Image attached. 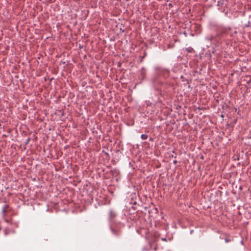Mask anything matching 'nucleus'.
<instances>
[{"instance_id": "1", "label": "nucleus", "mask_w": 251, "mask_h": 251, "mask_svg": "<svg viewBox=\"0 0 251 251\" xmlns=\"http://www.w3.org/2000/svg\"><path fill=\"white\" fill-rule=\"evenodd\" d=\"M231 28L230 27H225L223 26H218L216 29V35H210L206 37V39L209 41L213 42L215 44L219 45L221 44L225 35H227L228 33V31L230 30Z\"/></svg>"}, {"instance_id": "2", "label": "nucleus", "mask_w": 251, "mask_h": 251, "mask_svg": "<svg viewBox=\"0 0 251 251\" xmlns=\"http://www.w3.org/2000/svg\"><path fill=\"white\" fill-rule=\"evenodd\" d=\"M124 226V225L121 222H112L110 224V230L116 236H119L121 233V229Z\"/></svg>"}, {"instance_id": "3", "label": "nucleus", "mask_w": 251, "mask_h": 251, "mask_svg": "<svg viewBox=\"0 0 251 251\" xmlns=\"http://www.w3.org/2000/svg\"><path fill=\"white\" fill-rule=\"evenodd\" d=\"M151 81L154 88L156 90H159L160 89V86L163 84V83L157 77L152 78Z\"/></svg>"}, {"instance_id": "4", "label": "nucleus", "mask_w": 251, "mask_h": 251, "mask_svg": "<svg viewBox=\"0 0 251 251\" xmlns=\"http://www.w3.org/2000/svg\"><path fill=\"white\" fill-rule=\"evenodd\" d=\"M158 73L160 76H162L164 78L168 77L169 75V71L165 69H160Z\"/></svg>"}, {"instance_id": "5", "label": "nucleus", "mask_w": 251, "mask_h": 251, "mask_svg": "<svg viewBox=\"0 0 251 251\" xmlns=\"http://www.w3.org/2000/svg\"><path fill=\"white\" fill-rule=\"evenodd\" d=\"M139 78L141 80H144L146 78V70L145 68H142L139 71Z\"/></svg>"}, {"instance_id": "6", "label": "nucleus", "mask_w": 251, "mask_h": 251, "mask_svg": "<svg viewBox=\"0 0 251 251\" xmlns=\"http://www.w3.org/2000/svg\"><path fill=\"white\" fill-rule=\"evenodd\" d=\"M117 216V214L116 213V212L112 210H111L110 211H109V220L110 221L111 223L112 222H113V221L114 220V219L116 218Z\"/></svg>"}, {"instance_id": "7", "label": "nucleus", "mask_w": 251, "mask_h": 251, "mask_svg": "<svg viewBox=\"0 0 251 251\" xmlns=\"http://www.w3.org/2000/svg\"><path fill=\"white\" fill-rule=\"evenodd\" d=\"M185 50L189 53H192V52H194V49L191 47H189V48H186Z\"/></svg>"}, {"instance_id": "8", "label": "nucleus", "mask_w": 251, "mask_h": 251, "mask_svg": "<svg viewBox=\"0 0 251 251\" xmlns=\"http://www.w3.org/2000/svg\"><path fill=\"white\" fill-rule=\"evenodd\" d=\"M148 136L147 134H142L141 138L142 140H146L148 138Z\"/></svg>"}, {"instance_id": "9", "label": "nucleus", "mask_w": 251, "mask_h": 251, "mask_svg": "<svg viewBox=\"0 0 251 251\" xmlns=\"http://www.w3.org/2000/svg\"><path fill=\"white\" fill-rule=\"evenodd\" d=\"M30 138H28L27 139H26V141L25 142V145H27L29 142H30Z\"/></svg>"}, {"instance_id": "10", "label": "nucleus", "mask_w": 251, "mask_h": 251, "mask_svg": "<svg viewBox=\"0 0 251 251\" xmlns=\"http://www.w3.org/2000/svg\"><path fill=\"white\" fill-rule=\"evenodd\" d=\"M8 207V205L4 206L2 208V212L3 213H5L6 211V208Z\"/></svg>"}, {"instance_id": "11", "label": "nucleus", "mask_w": 251, "mask_h": 251, "mask_svg": "<svg viewBox=\"0 0 251 251\" xmlns=\"http://www.w3.org/2000/svg\"><path fill=\"white\" fill-rule=\"evenodd\" d=\"M161 240L162 241H167V239L166 238H161Z\"/></svg>"}, {"instance_id": "12", "label": "nucleus", "mask_w": 251, "mask_h": 251, "mask_svg": "<svg viewBox=\"0 0 251 251\" xmlns=\"http://www.w3.org/2000/svg\"><path fill=\"white\" fill-rule=\"evenodd\" d=\"M225 241H226V242L227 243V242H228L229 241V240L228 238H226L225 239Z\"/></svg>"}, {"instance_id": "13", "label": "nucleus", "mask_w": 251, "mask_h": 251, "mask_svg": "<svg viewBox=\"0 0 251 251\" xmlns=\"http://www.w3.org/2000/svg\"><path fill=\"white\" fill-rule=\"evenodd\" d=\"M173 163L174 164H176L177 163V161L176 160H174Z\"/></svg>"}, {"instance_id": "14", "label": "nucleus", "mask_w": 251, "mask_h": 251, "mask_svg": "<svg viewBox=\"0 0 251 251\" xmlns=\"http://www.w3.org/2000/svg\"><path fill=\"white\" fill-rule=\"evenodd\" d=\"M149 140H150V141H153V139H152V138H150V139H149Z\"/></svg>"}, {"instance_id": "15", "label": "nucleus", "mask_w": 251, "mask_h": 251, "mask_svg": "<svg viewBox=\"0 0 251 251\" xmlns=\"http://www.w3.org/2000/svg\"><path fill=\"white\" fill-rule=\"evenodd\" d=\"M133 204L134 205L136 204V201H134V202H133Z\"/></svg>"}, {"instance_id": "16", "label": "nucleus", "mask_w": 251, "mask_h": 251, "mask_svg": "<svg viewBox=\"0 0 251 251\" xmlns=\"http://www.w3.org/2000/svg\"><path fill=\"white\" fill-rule=\"evenodd\" d=\"M146 53H145V55H143V56L142 57V58H144L146 56Z\"/></svg>"}, {"instance_id": "17", "label": "nucleus", "mask_w": 251, "mask_h": 251, "mask_svg": "<svg viewBox=\"0 0 251 251\" xmlns=\"http://www.w3.org/2000/svg\"><path fill=\"white\" fill-rule=\"evenodd\" d=\"M132 208L133 209H134V210H135V209H136L135 207H134V206H132Z\"/></svg>"}]
</instances>
